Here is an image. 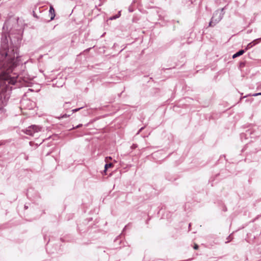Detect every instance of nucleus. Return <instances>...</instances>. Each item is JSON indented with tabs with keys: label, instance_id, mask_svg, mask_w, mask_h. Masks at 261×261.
I'll return each instance as SVG.
<instances>
[{
	"label": "nucleus",
	"instance_id": "1",
	"mask_svg": "<svg viewBox=\"0 0 261 261\" xmlns=\"http://www.w3.org/2000/svg\"><path fill=\"white\" fill-rule=\"evenodd\" d=\"M17 49L16 46H9L7 38L2 39L0 49V110L7 103L12 85L21 78L14 72L20 62Z\"/></svg>",
	"mask_w": 261,
	"mask_h": 261
},
{
	"label": "nucleus",
	"instance_id": "2",
	"mask_svg": "<svg viewBox=\"0 0 261 261\" xmlns=\"http://www.w3.org/2000/svg\"><path fill=\"white\" fill-rule=\"evenodd\" d=\"M224 8L218 10L214 13L213 16L209 23L210 27H213L218 23L223 18L224 13L223 12Z\"/></svg>",
	"mask_w": 261,
	"mask_h": 261
},
{
	"label": "nucleus",
	"instance_id": "3",
	"mask_svg": "<svg viewBox=\"0 0 261 261\" xmlns=\"http://www.w3.org/2000/svg\"><path fill=\"white\" fill-rule=\"evenodd\" d=\"M42 127L35 125H32L28 127L24 132L27 135L34 136L36 133L41 132Z\"/></svg>",
	"mask_w": 261,
	"mask_h": 261
},
{
	"label": "nucleus",
	"instance_id": "4",
	"mask_svg": "<svg viewBox=\"0 0 261 261\" xmlns=\"http://www.w3.org/2000/svg\"><path fill=\"white\" fill-rule=\"evenodd\" d=\"M17 20L14 18H10L4 24L3 29L6 31L10 30L13 27V23L16 24Z\"/></svg>",
	"mask_w": 261,
	"mask_h": 261
},
{
	"label": "nucleus",
	"instance_id": "5",
	"mask_svg": "<svg viewBox=\"0 0 261 261\" xmlns=\"http://www.w3.org/2000/svg\"><path fill=\"white\" fill-rule=\"evenodd\" d=\"M49 13L50 14V20H52L54 19L55 16V10L52 6H50L49 10Z\"/></svg>",
	"mask_w": 261,
	"mask_h": 261
},
{
	"label": "nucleus",
	"instance_id": "6",
	"mask_svg": "<svg viewBox=\"0 0 261 261\" xmlns=\"http://www.w3.org/2000/svg\"><path fill=\"white\" fill-rule=\"evenodd\" d=\"M260 41H261V37L260 38H258V39L254 40L251 42L253 44V45L254 46L255 45L258 44Z\"/></svg>",
	"mask_w": 261,
	"mask_h": 261
},
{
	"label": "nucleus",
	"instance_id": "7",
	"mask_svg": "<svg viewBox=\"0 0 261 261\" xmlns=\"http://www.w3.org/2000/svg\"><path fill=\"white\" fill-rule=\"evenodd\" d=\"M113 166V164L112 163L106 164L105 166V171H106L109 168L112 167Z\"/></svg>",
	"mask_w": 261,
	"mask_h": 261
},
{
	"label": "nucleus",
	"instance_id": "8",
	"mask_svg": "<svg viewBox=\"0 0 261 261\" xmlns=\"http://www.w3.org/2000/svg\"><path fill=\"white\" fill-rule=\"evenodd\" d=\"M120 11L119 12L118 14L112 16V17H111L110 19H111V20L115 19L116 18H119L120 17Z\"/></svg>",
	"mask_w": 261,
	"mask_h": 261
},
{
	"label": "nucleus",
	"instance_id": "9",
	"mask_svg": "<svg viewBox=\"0 0 261 261\" xmlns=\"http://www.w3.org/2000/svg\"><path fill=\"white\" fill-rule=\"evenodd\" d=\"M244 53H245V50L241 49V50H239V51H238L237 53H236V54H237V56L238 57H239V56L242 55Z\"/></svg>",
	"mask_w": 261,
	"mask_h": 261
},
{
	"label": "nucleus",
	"instance_id": "10",
	"mask_svg": "<svg viewBox=\"0 0 261 261\" xmlns=\"http://www.w3.org/2000/svg\"><path fill=\"white\" fill-rule=\"evenodd\" d=\"M253 44L252 43V42H250L249 43H248L246 47V50H247L248 49H250L251 48V47H252L253 46Z\"/></svg>",
	"mask_w": 261,
	"mask_h": 261
},
{
	"label": "nucleus",
	"instance_id": "11",
	"mask_svg": "<svg viewBox=\"0 0 261 261\" xmlns=\"http://www.w3.org/2000/svg\"><path fill=\"white\" fill-rule=\"evenodd\" d=\"M83 107H81V108H78V109H73L72 110V112L73 113H74V112H76L77 111H79L81 109H82Z\"/></svg>",
	"mask_w": 261,
	"mask_h": 261
},
{
	"label": "nucleus",
	"instance_id": "12",
	"mask_svg": "<svg viewBox=\"0 0 261 261\" xmlns=\"http://www.w3.org/2000/svg\"><path fill=\"white\" fill-rule=\"evenodd\" d=\"M261 95V93H255V94H254L253 95V96H257V95Z\"/></svg>",
	"mask_w": 261,
	"mask_h": 261
},
{
	"label": "nucleus",
	"instance_id": "13",
	"mask_svg": "<svg viewBox=\"0 0 261 261\" xmlns=\"http://www.w3.org/2000/svg\"><path fill=\"white\" fill-rule=\"evenodd\" d=\"M198 248V245L197 244H195L194 246V249H197Z\"/></svg>",
	"mask_w": 261,
	"mask_h": 261
},
{
	"label": "nucleus",
	"instance_id": "14",
	"mask_svg": "<svg viewBox=\"0 0 261 261\" xmlns=\"http://www.w3.org/2000/svg\"><path fill=\"white\" fill-rule=\"evenodd\" d=\"M238 56H237V54H234L233 56H232V58H236L237 57H238Z\"/></svg>",
	"mask_w": 261,
	"mask_h": 261
},
{
	"label": "nucleus",
	"instance_id": "15",
	"mask_svg": "<svg viewBox=\"0 0 261 261\" xmlns=\"http://www.w3.org/2000/svg\"><path fill=\"white\" fill-rule=\"evenodd\" d=\"M108 159H110V160H111V159H112V158H111V157H110V156H109V157H107V158H106V160H108Z\"/></svg>",
	"mask_w": 261,
	"mask_h": 261
},
{
	"label": "nucleus",
	"instance_id": "16",
	"mask_svg": "<svg viewBox=\"0 0 261 261\" xmlns=\"http://www.w3.org/2000/svg\"><path fill=\"white\" fill-rule=\"evenodd\" d=\"M81 125H82V124H80V125H77V126H76V127H77H77H80V126H81Z\"/></svg>",
	"mask_w": 261,
	"mask_h": 261
}]
</instances>
